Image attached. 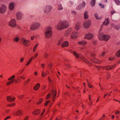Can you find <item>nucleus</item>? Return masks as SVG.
Returning <instances> with one entry per match:
<instances>
[{
  "mask_svg": "<svg viewBox=\"0 0 120 120\" xmlns=\"http://www.w3.org/2000/svg\"><path fill=\"white\" fill-rule=\"evenodd\" d=\"M69 45V42L67 41H65L62 43L61 46L62 47H67Z\"/></svg>",
  "mask_w": 120,
  "mask_h": 120,
  "instance_id": "obj_20",
  "label": "nucleus"
},
{
  "mask_svg": "<svg viewBox=\"0 0 120 120\" xmlns=\"http://www.w3.org/2000/svg\"><path fill=\"white\" fill-rule=\"evenodd\" d=\"M53 66L52 64L51 63H50V64L49 65H48V66L49 68L50 69H51Z\"/></svg>",
  "mask_w": 120,
  "mask_h": 120,
  "instance_id": "obj_48",
  "label": "nucleus"
},
{
  "mask_svg": "<svg viewBox=\"0 0 120 120\" xmlns=\"http://www.w3.org/2000/svg\"><path fill=\"white\" fill-rule=\"evenodd\" d=\"M24 59V58H22L21 59H20V62L21 63L23 61Z\"/></svg>",
  "mask_w": 120,
  "mask_h": 120,
  "instance_id": "obj_62",
  "label": "nucleus"
},
{
  "mask_svg": "<svg viewBox=\"0 0 120 120\" xmlns=\"http://www.w3.org/2000/svg\"><path fill=\"white\" fill-rule=\"evenodd\" d=\"M40 26V25L39 23L34 22L31 25L30 27V29L31 30H34L38 28Z\"/></svg>",
  "mask_w": 120,
  "mask_h": 120,
  "instance_id": "obj_3",
  "label": "nucleus"
},
{
  "mask_svg": "<svg viewBox=\"0 0 120 120\" xmlns=\"http://www.w3.org/2000/svg\"><path fill=\"white\" fill-rule=\"evenodd\" d=\"M65 66L68 68H70L71 67L70 66L69 64H65Z\"/></svg>",
  "mask_w": 120,
  "mask_h": 120,
  "instance_id": "obj_50",
  "label": "nucleus"
},
{
  "mask_svg": "<svg viewBox=\"0 0 120 120\" xmlns=\"http://www.w3.org/2000/svg\"><path fill=\"white\" fill-rule=\"evenodd\" d=\"M116 13V12L114 10L113 11H111L110 12V13L111 14V15H112L114 13Z\"/></svg>",
  "mask_w": 120,
  "mask_h": 120,
  "instance_id": "obj_51",
  "label": "nucleus"
},
{
  "mask_svg": "<svg viewBox=\"0 0 120 120\" xmlns=\"http://www.w3.org/2000/svg\"><path fill=\"white\" fill-rule=\"evenodd\" d=\"M16 115L18 116H20L22 114V112L20 110H18L16 112Z\"/></svg>",
  "mask_w": 120,
  "mask_h": 120,
  "instance_id": "obj_40",
  "label": "nucleus"
},
{
  "mask_svg": "<svg viewBox=\"0 0 120 120\" xmlns=\"http://www.w3.org/2000/svg\"><path fill=\"white\" fill-rule=\"evenodd\" d=\"M15 80V79H14L13 80L10 81L6 83V85L7 86H8L10 85Z\"/></svg>",
  "mask_w": 120,
  "mask_h": 120,
  "instance_id": "obj_37",
  "label": "nucleus"
},
{
  "mask_svg": "<svg viewBox=\"0 0 120 120\" xmlns=\"http://www.w3.org/2000/svg\"><path fill=\"white\" fill-rule=\"evenodd\" d=\"M87 82L88 86V87L90 88H92L93 87V86L92 85H91L89 82L88 81V80H86Z\"/></svg>",
  "mask_w": 120,
  "mask_h": 120,
  "instance_id": "obj_39",
  "label": "nucleus"
},
{
  "mask_svg": "<svg viewBox=\"0 0 120 120\" xmlns=\"http://www.w3.org/2000/svg\"><path fill=\"white\" fill-rule=\"evenodd\" d=\"M40 86V84L39 83L36 84L34 87V89L36 90H38Z\"/></svg>",
  "mask_w": 120,
  "mask_h": 120,
  "instance_id": "obj_21",
  "label": "nucleus"
},
{
  "mask_svg": "<svg viewBox=\"0 0 120 120\" xmlns=\"http://www.w3.org/2000/svg\"><path fill=\"white\" fill-rule=\"evenodd\" d=\"M52 7L50 5L47 6L46 8L45 12L47 14L48 13L52 10Z\"/></svg>",
  "mask_w": 120,
  "mask_h": 120,
  "instance_id": "obj_9",
  "label": "nucleus"
},
{
  "mask_svg": "<svg viewBox=\"0 0 120 120\" xmlns=\"http://www.w3.org/2000/svg\"><path fill=\"white\" fill-rule=\"evenodd\" d=\"M106 22V23L105 24V26L108 25L109 23V19L108 18H107L106 19H105V21H104L103 23V24H104Z\"/></svg>",
  "mask_w": 120,
  "mask_h": 120,
  "instance_id": "obj_26",
  "label": "nucleus"
},
{
  "mask_svg": "<svg viewBox=\"0 0 120 120\" xmlns=\"http://www.w3.org/2000/svg\"><path fill=\"white\" fill-rule=\"evenodd\" d=\"M20 78L24 80L25 79V77L24 76H20Z\"/></svg>",
  "mask_w": 120,
  "mask_h": 120,
  "instance_id": "obj_55",
  "label": "nucleus"
},
{
  "mask_svg": "<svg viewBox=\"0 0 120 120\" xmlns=\"http://www.w3.org/2000/svg\"><path fill=\"white\" fill-rule=\"evenodd\" d=\"M103 33H99L98 36V38L101 41L103 40Z\"/></svg>",
  "mask_w": 120,
  "mask_h": 120,
  "instance_id": "obj_18",
  "label": "nucleus"
},
{
  "mask_svg": "<svg viewBox=\"0 0 120 120\" xmlns=\"http://www.w3.org/2000/svg\"><path fill=\"white\" fill-rule=\"evenodd\" d=\"M8 101L10 102H12L14 101L15 99V97H12L11 96H7L6 97Z\"/></svg>",
  "mask_w": 120,
  "mask_h": 120,
  "instance_id": "obj_10",
  "label": "nucleus"
},
{
  "mask_svg": "<svg viewBox=\"0 0 120 120\" xmlns=\"http://www.w3.org/2000/svg\"><path fill=\"white\" fill-rule=\"evenodd\" d=\"M15 76L14 75H13L11 77H10L8 79V80L9 81L12 80H13L14 79H13L15 78Z\"/></svg>",
  "mask_w": 120,
  "mask_h": 120,
  "instance_id": "obj_32",
  "label": "nucleus"
},
{
  "mask_svg": "<svg viewBox=\"0 0 120 120\" xmlns=\"http://www.w3.org/2000/svg\"><path fill=\"white\" fill-rule=\"evenodd\" d=\"M51 29L52 28L51 27H48L47 30H49L46 31L45 33V35L46 38H49L52 36V31L51 30Z\"/></svg>",
  "mask_w": 120,
  "mask_h": 120,
  "instance_id": "obj_2",
  "label": "nucleus"
},
{
  "mask_svg": "<svg viewBox=\"0 0 120 120\" xmlns=\"http://www.w3.org/2000/svg\"><path fill=\"white\" fill-rule=\"evenodd\" d=\"M83 4H81L79 5L76 8V9L77 10H79L82 9L83 7H84L85 6V2H83Z\"/></svg>",
  "mask_w": 120,
  "mask_h": 120,
  "instance_id": "obj_12",
  "label": "nucleus"
},
{
  "mask_svg": "<svg viewBox=\"0 0 120 120\" xmlns=\"http://www.w3.org/2000/svg\"><path fill=\"white\" fill-rule=\"evenodd\" d=\"M116 56L118 57H120V49L116 52Z\"/></svg>",
  "mask_w": 120,
  "mask_h": 120,
  "instance_id": "obj_38",
  "label": "nucleus"
},
{
  "mask_svg": "<svg viewBox=\"0 0 120 120\" xmlns=\"http://www.w3.org/2000/svg\"><path fill=\"white\" fill-rule=\"evenodd\" d=\"M73 54L75 56L76 58H79L80 56L76 52L73 51Z\"/></svg>",
  "mask_w": 120,
  "mask_h": 120,
  "instance_id": "obj_27",
  "label": "nucleus"
},
{
  "mask_svg": "<svg viewBox=\"0 0 120 120\" xmlns=\"http://www.w3.org/2000/svg\"><path fill=\"white\" fill-rule=\"evenodd\" d=\"M69 26V23L67 21L60 22L59 24L56 26V27L58 30H61L64 28H66Z\"/></svg>",
  "mask_w": 120,
  "mask_h": 120,
  "instance_id": "obj_1",
  "label": "nucleus"
},
{
  "mask_svg": "<svg viewBox=\"0 0 120 120\" xmlns=\"http://www.w3.org/2000/svg\"><path fill=\"white\" fill-rule=\"evenodd\" d=\"M23 96V95H19V96L18 97L20 99H22V98Z\"/></svg>",
  "mask_w": 120,
  "mask_h": 120,
  "instance_id": "obj_53",
  "label": "nucleus"
},
{
  "mask_svg": "<svg viewBox=\"0 0 120 120\" xmlns=\"http://www.w3.org/2000/svg\"><path fill=\"white\" fill-rule=\"evenodd\" d=\"M50 102V100L46 101L44 104V105L45 106H47L48 105V104Z\"/></svg>",
  "mask_w": 120,
  "mask_h": 120,
  "instance_id": "obj_46",
  "label": "nucleus"
},
{
  "mask_svg": "<svg viewBox=\"0 0 120 120\" xmlns=\"http://www.w3.org/2000/svg\"><path fill=\"white\" fill-rule=\"evenodd\" d=\"M113 0L117 5H120V1L119 0Z\"/></svg>",
  "mask_w": 120,
  "mask_h": 120,
  "instance_id": "obj_36",
  "label": "nucleus"
},
{
  "mask_svg": "<svg viewBox=\"0 0 120 120\" xmlns=\"http://www.w3.org/2000/svg\"><path fill=\"white\" fill-rule=\"evenodd\" d=\"M43 100V99L41 98L40 99H39V101L37 102V104L38 105L42 103Z\"/></svg>",
  "mask_w": 120,
  "mask_h": 120,
  "instance_id": "obj_41",
  "label": "nucleus"
},
{
  "mask_svg": "<svg viewBox=\"0 0 120 120\" xmlns=\"http://www.w3.org/2000/svg\"><path fill=\"white\" fill-rule=\"evenodd\" d=\"M87 42L85 41L82 40L78 42V44L81 46H84L87 44Z\"/></svg>",
  "mask_w": 120,
  "mask_h": 120,
  "instance_id": "obj_15",
  "label": "nucleus"
},
{
  "mask_svg": "<svg viewBox=\"0 0 120 120\" xmlns=\"http://www.w3.org/2000/svg\"><path fill=\"white\" fill-rule=\"evenodd\" d=\"M62 38H61L60 39L59 41L58 42V45H59L61 44V43L62 42Z\"/></svg>",
  "mask_w": 120,
  "mask_h": 120,
  "instance_id": "obj_49",
  "label": "nucleus"
},
{
  "mask_svg": "<svg viewBox=\"0 0 120 120\" xmlns=\"http://www.w3.org/2000/svg\"><path fill=\"white\" fill-rule=\"evenodd\" d=\"M116 65L115 64H114L112 66L110 67L109 68L106 69L107 70H109L115 68Z\"/></svg>",
  "mask_w": 120,
  "mask_h": 120,
  "instance_id": "obj_35",
  "label": "nucleus"
},
{
  "mask_svg": "<svg viewBox=\"0 0 120 120\" xmlns=\"http://www.w3.org/2000/svg\"><path fill=\"white\" fill-rule=\"evenodd\" d=\"M109 61H112V60H113L114 59L113 58H109Z\"/></svg>",
  "mask_w": 120,
  "mask_h": 120,
  "instance_id": "obj_64",
  "label": "nucleus"
},
{
  "mask_svg": "<svg viewBox=\"0 0 120 120\" xmlns=\"http://www.w3.org/2000/svg\"><path fill=\"white\" fill-rule=\"evenodd\" d=\"M94 15L95 18L97 20L100 19L101 18V16H98V14L97 13H95L94 14Z\"/></svg>",
  "mask_w": 120,
  "mask_h": 120,
  "instance_id": "obj_29",
  "label": "nucleus"
},
{
  "mask_svg": "<svg viewBox=\"0 0 120 120\" xmlns=\"http://www.w3.org/2000/svg\"><path fill=\"white\" fill-rule=\"evenodd\" d=\"M90 61L93 63L97 64L99 63L100 62L99 60L95 58H92L90 60Z\"/></svg>",
  "mask_w": 120,
  "mask_h": 120,
  "instance_id": "obj_19",
  "label": "nucleus"
},
{
  "mask_svg": "<svg viewBox=\"0 0 120 120\" xmlns=\"http://www.w3.org/2000/svg\"><path fill=\"white\" fill-rule=\"evenodd\" d=\"M78 33L77 32H74L72 34L71 36V38L73 39H75L76 38L78 35Z\"/></svg>",
  "mask_w": 120,
  "mask_h": 120,
  "instance_id": "obj_11",
  "label": "nucleus"
},
{
  "mask_svg": "<svg viewBox=\"0 0 120 120\" xmlns=\"http://www.w3.org/2000/svg\"><path fill=\"white\" fill-rule=\"evenodd\" d=\"M21 42L23 45L26 47H27L30 45V41L28 40H25L24 38H22L21 39Z\"/></svg>",
  "mask_w": 120,
  "mask_h": 120,
  "instance_id": "obj_4",
  "label": "nucleus"
},
{
  "mask_svg": "<svg viewBox=\"0 0 120 120\" xmlns=\"http://www.w3.org/2000/svg\"><path fill=\"white\" fill-rule=\"evenodd\" d=\"M28 118L29 116H27L24 118V120H28Z\"/></svg>",
  "mask_w": 120,
  "mask_h": 120,
  "instance_id": "obj_58",
  "label": "nucleus"
},
{
  "mask_svg": "<svg viewBox=\"0 0 120 120\" xmlns=\"http://www.w3.org/2000/svg\"><path fill=\"white\" fill-rule=\"evenodd\" d=\"M120 28V26H116L115 27V29L117 30H118Z\"/></svg>",
  "mask_w": 120,
  "mask_h": 120,
  "instance_id": "obj_52",
  "label": "nucleus"
},
{
  "mask_svg": "<svg viewBox=\"0 0 120 120\" xmlns=\"http://www.w3.org/2000/svg\"><path fill=\"white\" fill-rule=\"evenodd\" d=\"M41 112L40 111L39 109L35 110L34 111L32 112V114L34 115H38Z\"/></svg>",
  "mask_w": 120,
  "mask_h": 120,
  "instance_id": "obj_16",
  "label": "nucleus"
},
{
  "mask_svg": "<svg viewBox=\"0 0 120 120\" xmlns=\"http://www.w3.org/2000/svg\"><path fill=\"white\" fill-rule=\"evenodd\" d=\"M38 44H37L36 45H35L34 47V49H33V52H35V51L36 49L37 48V47L38 46Z\"/></svg>",
  "mask_w": 120,
  "mask_h": 120,
  "instance_id": "obj_42",
  "label": "nucleus"
},
{
  "mask_svg": "<svg viewBox=\"0 0 120 120\" xmlns=\"http://www.w3.org/2000/svg\"><path fill=\"white\" fill-rule=\"evenodd\" d=\"M99 4L101 8H104L105 7L104 5L102 4L101 3H99Z\"/></svg>",
  "mask_w": 120,
  "mask_h": 120,
  "instance_id": "obj_47",
  "label": "nucleus"
},
{
  "mask_svg": "<svg viewBox=\"0 0 120 120\" xmlns=\"http://www.w3.org/2000/svg\"><path fill=\"white\" fill-rule=\"evenodd\" d=\"M15 105V104L12 103V104H11L9 105H8V106H14Z\"/></svg>",
  "mask_w": 120,
  "mask_h": 120,
  "instance_id": "obj_56",
  "label": "nucleus"
},
{
  "mask_svg": "<svg viewBox=\"0 0 120 120\" xmlns=\"http://www.w3.org/2000/svg\"><path fill=\"white\" fill-rule=\"evenodd\" d=\"M95 55V54L94 53H92L91 54V56H94Z\"/></svg>",
  "mask_w": 120,
  "mask_h": 120,
  "instance_id": "obj_63",
  "label": "nucleus"
},
{
  "mask_svg": "<svg viewBox=\"0 0 120 120\" xmlns=\"http://www.w3.org/2000/svg\"><path fill=\"white\" fill-rule=\"evenodd\" d=\"M90 25L91 22L89 20L85 22L83 24L84 27L86 28H88L90 26Z\"/></svg>",
  "mask_w": 120,
  "mask_h": 120,
  "instance_id": "obj_7",
  "label": "nucleus"
},
{
  "mask_svg": "<svg viewBox=\"0 0 120 120\" xmlns=\"http://www.w3.org/2000/svg\"><path fill=\"white\" fill-rule=\"evenodd\" d=\"M80 23L79 22H78L76 24L75 26V29L78 30L80 28Z\"/></svg>",
  "mask_w": 120,
  "mask_h": 120,
  "instance_id": "obj_25",
  "label": "nucleus"
},
{
  "mask_svg": "<svg viewBox=\"0 0 120 120\" xmlns=\"http://www.w3.org/2000/svg\"><path fill=\"white\" fill-rule=\"evenodd\" d=\"M20 39L19 36H18V37H15L14 39H13V41L16 42H18Z\"/></svg>",
  "mask_w": 120,
  "mask_h": 120,
  "instance_id": "obj_31",
  "label": "nucleus"
},
{
  "mask_svg": "<svg viewBox=\"0 0 120 120\" xmlns=\"http://www.w3.org/2000/svg\"><path fill=\"white\" fill-rule=\"evenodd\" d=\"M88 12L87 11H86L84 14V19H86L88 18L89 16L87 14Z\"/></svg>",
  "mask_w": 120,
  "mask_h": 120,
  "instance_id": "obj_28",
  "label": "nucleus"
},
{
  "mask_svg": "<svg viewBox=\"0 0 120 120\" xmlns=\"http://www.w3.org/2000/svg\"><path fill=\"white\" fill-rule=\"evenodd\" d=\"M16 23L15 19H12L9 23V25L12 27H14L16 26Z\"/></svg>",
  "mask_w": 120,
  "mask_h": 120,
  "instance_id": "obj_6",
  "label": "nucleus"
},
{
  "mask_svg": "<svg viewBox=\"0 0 120 120\" xmlns=\"http://www.w3.org/2000/svg\"><path fill=\"white\" fill-rule=\"evenodd\" d=\"M51 95V94H48L46 96L45 98L46 100H48L49 99Z\"/></svg>",
  "mask_w": 120,
  "mask_h": 120,
  "instance_id": "obj_44",
  "label": "nucleus"
},
{
  "mask_svg": "<svg viewBox=\"0 0 120 120\" xmlns=\"http://www.w3.org/2000/svg\"><path fill=\"white\" fill-rule=\"evenodd\" d=\"M33 56L29 60V61L30 62V63L32 61L33 59Z\"/></svg>",
  "mask_w": 120,
  "mask_h": 120,
  "instance_id": "obj_59",
  "label": "nucleus"
},
{
  "mask_svg": "<svg viewBox=\"0 0 120 120\" xmlns=\"http://www.w3.org/2000/svg\"><path fill=\"white\" fill-rule=\"evenodd\" d=\"M66 94L68 95L69 96H70V95H71V94L69 92H66Z\"/></svg>",
  "mask_w": 120,
  "mask_h": 120,
  "instance_id": "obj_61",
  "label": "nucleus"
},
{
  "mask_svg": "<svg viewBox=\"0 0 120 120\" xmlns=\"http://www.w3.org/2000/svg\"><path fill=\"white\" fill-rule=\"evenodd\" d=\"M71 29H69L68 30L66 31L64 33V36H67L69 34H70L71 33Z\"/></svg>",
  "mask_w": 120,
  "mask_h": 120,
  "instance_id": "obj_22",
  "label": "nucleus"
},
{
  "mask_svg": "<svg viewBox=\"0 0 120 120\" xmlns=\"http://www.w3.org/2000/svg\"><path fill=\"white\" fill-rule=\"evenodd\" d=\"M22 13L19 12H18L16 14L17 19L19 20L22 17Z\"/></svg>",
  "mask_w": 120,
  "mask_h": 120,
  "instance_id": "obj_13",
  "label": "nucleus"
},
{
  "mask_svg": "<svg viewBox=\"0 0 120 120\" xmlns=\"http://www.w3.org/2000/svg\"><path fill=\"white\" fill-rule=\"evenodd\" d=\"M93 37V35L90 33H88L86 34L84 37L85 39H87L89 40L91 39Z\"/></svg>",
  "mask_w": 120,
  "mask_h": 120,
  "instance_id": "obj_8",
  "label": "nucleus"
},
{
  "mask_svg": "<svg viewBox=\"0 0 120 120\" xmlns=\"http://www.w3.org/2000/svg\"><path fill=\"white\" fill-rule=\"evenodd\" d=\"M110 36L109 35H104L103 36V40L105 41H107L110 38Z\"/></svg>",
  "mask_w": 120,
  "mask_h": 120,
  "instance_id": "obj_17",
  "label": "nucleus"
},
{
  "mask_svg": "<svg viewBox=\"0 0 120 120\" xmlns=\"http://www.w3.org/2000/svg\"><path fill=\"white\" fill-rule=\"evenodd\" d=\"M11 118V117L10 116H8L6 117V118L4 119V120H6L8 119H10Z\"/></svg>",
  "mask_w": 120,
  "mask_h": 120,
  "instance_id": "obj_54",
  "label": "nucleus"
},
{
  "mask_svg": "<svg viewBox=\"0 0 120 120\" xmlns=\"http://www.w3.org/2000/svg\"><path fill=\"white\" fill-rule=\"evenodd\" d=\"M57 9L59 11L62 10L63 9V8L61 4H59L58 6Z\"/></svg>",
  "mask_w": 120,
  "mask_h": 120,
  "instance_id": "obj_30",
  "label": "nucleus"
},
{
  "mask_svg": "<svg viewBox=\"0 0 120 120\" xmlns=\"http://www.w3.org/2000/svg\"><path fill=\"white\" fill-rule=\"evenodd\" d=\"M14 7V2H11L9 3V8L10 10H13Z\"/></svg>",
  "mask_w": 120,
  "mask_h": 120,
  "instance_id": "obj_14",
  "label": "nucleus"
},
{
  "mask_svg": "<svg viewBox=\"0 0 120 120\" xmlns=\"http://www.w3.org/2000/svg\"><path fill=\"white\" fill-rule=\"evenodd\" d=\"M49 56V54L47 52H46L44 55V57L45 59L47 58Z\"/></svg>",
  "mask_w": 120,
  "mask_h": 120,
  "instance_id": "obj_45",
  "label": "nucleus"
},
{
  "mask_svg": "<svg viewBox=\"0 0 120 120\" xmlns=\"http://www.w3.org/2000/svg\"><path fill=\"white\" fill-rule=\"evenodd\" d=\"M52 93V94L53 96V98L54 99L55 98L56 94V90H52L51 91Z\"/></svg>",
  "mask_w": 120,
  "mask_h": 120,
  "instance_id": "obj_24",
  "label": "nucleus"
},
{
  "mask_svg": "<svg viewBox=\"0 0 120 120\" xmlns=\"http://www.w3.org/2000/svg\"><path fill=\"white\" fill-rule=\"evenodd\" d=\"M110 75L109 74H108L107 76V79H109L110 78Z\"/></svg>",
  "mask_w": 120,
  "mask_h": 120,
  "instance_id": "obj_57",
  "label": "nucleus"
},
{
  "mask_svg": "<svg viewBox=\"0 0 120 120\" xmlns=\"http://www.w3.org/2000/svg\"><path fill=\"white\" fill-rule=\"evenodd\" d=\"M47 73L46 72H44V71H42L41 73V76L43 77H45L47 75Z\"/></svg>",
  "mask_w": 120,
  "mask_h": 120,
  "instance_id": "obj_33",
  "label": "nucleus"
},
{
  "mask_svg": "<svg viewBox=\"0 0 120 120\" xmlns=\"http://www.w3.org/2000/svg\"><path fill=\"white\" fill-rule=\"evenodd\" d=\"M7 6L3 4L0 7V13L2 14L4 13L6 11Z\"/></svg>",
  "mask_w": 120,
  "mask_h": 120,
  "instance_id": "obj_5",
  "label": "nucleus"
},
{
  "mask_svg": "<svg viewBox=\"0 0 120 120\" xmlns=\"http://www.w3.org/2000/svg\"><path fill=\"white\" fill-rule=\"evenodd\" d=\"M30 79H28L26 81H25L24 83V84L25 85H26L28 83L29 81H30Z\"/></svg>",
  "mask_w": 120,
  "mask_h": 120,
  "instance_id": "obj_43",
  "label": "nucleus"
},
{
  "mask_svg": "<svg viewBox=\"0 0 120 120\" xmlns=\"http://www.w3.org/2000/svg\"><path fill=\"white\" fill-rule=\"evenodd\" d=\"M105 54V52H103L101 54V56H102L104 55Z\"/></svg>",
  "mask_w": 120,
  "mask_h": 120,
  "instance_id": "obj_60",
  "label": "nucleus"
},
{
  "mask_svg": "<svg viewBox=\"0 0 120 120\" xmlns=\"http://www.w3.org/2000/svg\"><path fill=\"white\" fill-rule=\"evenodd\" d=\"M84 62L87 64H88L90 65H92V64L91 63L86 59L84 60Z\"/></svg>",
  "mask_w": 120,
  "mask_h": 120,
  "instance_id": "obj_34",
  "label": "nucleus"
},
{
  "mask_svg": "<svg viewBox=\"0 0 120 120\" xmlns=\"http://www.w3.org/2000/svg\"><path fill=\"white\" fill-rule=\"evenodd\" d=\"M96 0H91L90 2L91 6L92 7H94L95 5Z\"/></svg>",
  "mask_w": 120,
  "mask_h": 120,
  "instance_id": "obj_23",
  "label": "nucleus"
}]
</instances>
